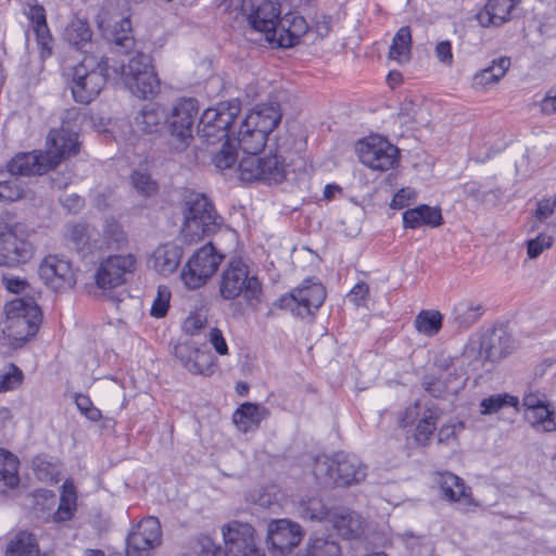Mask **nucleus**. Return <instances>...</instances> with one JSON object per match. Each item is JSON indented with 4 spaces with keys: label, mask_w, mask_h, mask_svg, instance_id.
I'll list each match as a JSON object with an SVG mask.
<instances>
[{
    "label": "nucleus",
    "mask_w": 556,
    "mask_h": 556,
    "mask_svg": "<svg viewBox=\"0 0 556 556\" xmlns=\"http://www.w3.org/2000/svg\"><path fill=\"white\" fill-rule=\"evenodd\" d=\"M98 27L114 52L127 58L118 66L111 65L118 74L125 87L136 97L148 99L160 90V79L152 65L151 58L136 50V40L131 34V23L116 5L105 4L97 16Z\"/></svg>",
    "instance_id": "f257e3e1"
},
{
    "label": "nucleus",
    "mask_w": 556,
    "mask_h": 556,
    "mask_svg": "<svg viewBox=\"0 0 556 556\" xmlns=\"http://www.w3.org/2000/svg\"><path fill=\"white\" fill-rule=\"evenodd\" d=\"M0 343L18 348L33 338L41 323V311L33 298H17L4 305Z\"/></svg>",
    "instance_id": "f03ea898"
},
{
    "label": "nucleus",
    "mask_w": 556,
    "mask_h": 556,
    "mask_svg": "<svg viewBox=\"0 0 556 556\" xmlns=\"http://www.w3.org/2000/svg\"><path fill=\"white\" fill-rule=\"evenodd\" d=\"M280 119L281 111L277 102L257 104L240 124L236 139L241 150L245 154L261 152Z\"/></svg>",
    "instance_id": "7ed1b4c3"
},
{
    "label": "nucleus",
    "mask_w": 556,
    "mask_h": 556,
    "mask_svg": "<svg viewBox=\"0 0 556 556\" xmlns=\"http://www.w3.org/2000/svg\"><path fill=\"white\" fill-rule=\"evenodd\" d=\"M111 65L105 56L88 54L73 70L72 94L76 102L88 104L106 84Z\"/></svg>",
    "instance_id": "20e7f679"
},
{
    "label": "nucleus",
    "mask_w": 556,
    "mask_h": 556,
    "mask_svg": "<svg viewBox=\"0 0 556 556\" xmlns=\"http://www.w3.org/2000/svg\"><path fill=\"white\" fill-rule=\"evenodd\" d=\"M313 473L324 486H349L366 478V467L355 456L339 452L317 458Z\"/></svg>",
    "instance_id": "39448f33"
},
{
    "label": "nucleus",
    "mask_w": 556,
    "mask_h": 556,
    "mask_svg": "<svg viewBox=\"0 0 556 556\" xmlns=\"http://www.w3.org/2000/svg\"><path fill=\"white\" fill-rule=\"evenodd\" d=\"M184 229L191 240L214 233L222 225L213 203L204 193L187 191L184 195Z\"/></svg>",
    "instance_id": "423d86ee"
},
{
    "label": "nucleus",
    "mask_w": 556,
    "mask_h": 556,
    "mask_svg": "<svg viewBox=\"0 0 556 556\" xmlns=\"http://www.w3.org/2000/svg\"><path fill=\"white\" fill-rule=\"evenodd\" d=\"M241 111L238 100L220 102L206 109L198 125V135L206 144H215L229 139L232 123Z\"/></svg>",
    "instance_id": "0eeeda50"
},
{
    "label": "nucleus",
    "mask_w": 556,
    "mask_h": 556,
    "mask_svg": "<svg viewBox=\"0 0 556 556\" xmlns=\"http://www.w3.org/2000/svg\"><path fill=\"white\" fill-rule=\"evenodd\" d=\"M219 292L225 300L242 295L248 303L261 301L262 285L257 277L250 276L248 266L240 260L231 261L222 274Z\"/></svg>",
    "instance_id": "6e6552de"
},
{
    "label": "nucleus",
    "mask_w": 556,
    "mask_h": 556,
    "mask_svg": "<svg viewBox=\"0 0 556 556\" xmlns=\"http://www.w3.org/2000/svg\"><path fill=\"white\" fill-rule=\"evenodd\" d=\"M325 299L326 290L324 286L317 279L308 278L289 293L281 295L274 305L305 318L314 315L323 305Z\"/></svg>",
    "instance_id": "1a4fd4ad"
},
{
    "label": "nucleus",
    "mask_w": 556,
    "mask_h": 556,
    "mask_svg": "<svg viewBox=\"0 0 556 556\" xmlns=\"http://www.w3.org/2000/svg\"><path fill=\"white\" fill-rule=\"evenodd\" d=\"M199 114L195 99L178 100L167 117L172 137L170 144L177 151L186 149L192 140V129Z\"/></svg>",
    "instance_id": "9d476101"
},
{
    "label": "nucleus",
    "mask_w": 556,
    "mask_h": 556,
    "mask_svg": "<svg viewBox=\"0 0 556 556\" xmlns=\"http://www.w3.org/2000/svg\"><path fill=\"white\" fill-rule=\"evenodd\" d=\"M223 255L216 252L212 243L199 249L182 269L181 279L189 289H199L216 273Z\"/></svg>",
    "instance_id": "9b49d317"
},
{
    "label": "nucleus",
    "mask_w": 556,
    "mask_h": 556,
    "mask_svg": "<svg viewBox=\"0 0 556 556\" xmlns=\"http://www.w3.org/2000/svg\"><path fill=\"white\" fill-rule=\"evenodd\" d=\"M361 162L374 169L386 172L399 162L400 150L382 137H369L357 144Z\"/></svg>",
    "instance_id": "f8f14e48"
},
{
    "label": "nucleus",
    "mask_w": 556,
    "mask_h": 556,
    "mask_svg": "<svg viewBox=\"0 0 556 556\" xmlns=\"http://www.w3.org/2000/svg\"><path fill=\"white\" fill-rule=\"evenodd\" d=\"M226 556H264L255 543V530L248 523L231 520L222 527Z\"/></svg>",
    "instance_id": "ddd939ff"
},
{
    "label": "nucleus",
    "mask_w": 556,
    "mask_h": 556,
    "mask_svg": "<svg viewBox=\"0 0 556 556\" xmlns=\"http://www.w3.org/2000/svg\"><path fill=\"white\" fill-rule=\"evenodd\" d=\"M76 268L65 256L47 255L38 267V275L43 283L56 292L74 288L77 281Z\"/></svg>",
    "instance_id": "4468645a"
},
{
    "label": "nucleus",
    "mask_w": 556,
    "mask_h": 556,
    "mask_svg": "<svg viewBox=\"0 0 556 556\" xmlns=\"http://www.w3.org/2000/svg\"><path fill=\"white\" fill-rule=\"evenodd\" d=\"M137 260L132 254L110 255L102 260L96 270L94 279L100 289L111 290L126 283L127 277L136 268Z\"/></svg>",
    "instance_id": "2eb2a0df"
},
{
    "label": "nucleus",
    "mask_w": 556,
    "mask_h": 556,
    "mask_svg": "<svg viewBox=\"0 0 556 556\" xmlns=\"http://www.w3.org/2000/svg\"><path fill=\"white\" fill-rule=\"evenodd\" d=\"M302 527L289 519H274L267 526V545L273 556H285L299 545Z\"/></svg>",
    "instance_id": "dca6fc26"
},
{
    "label": "nucleus",
    "mask_w": 556,
    "mask_h": 556,
    "mask_svg": "<svg viewBox=\"0 0 556 556\" xmlns=\"http://www.w3.org/2000/svg\"><path fill=\"white\" fill-rule=\"evenodd\" d=\"M162 538L157 518L142 519L128 534L126 540L127 556H151V551L160 545Z\"/></svg>",
    "instance_id": "f3484780"
},
{
    "label": "nucleus",
    "mask_w": 556,
    "mask_h": 556,
    "mask_svg": "<svg viewBox=\"0 0 556 556\" xmlns=\"http://www.w3.org/2000/svg\"><path fill=\"white\" fill-rule=\"evenodd\" d=\"M34 253L33 244L18 236L16 228L0 232V266L18 267L28 263Z\"/></svg>",
    "instance_id": "a211bd4d"
},
{
    "label": "nucleus",
    "mask_w": 556,
    "mask_h": 556,
    "mask_svg": "<svg viewBox=\"0 0 556 556\" xmlns=\"http://www.w3.org/2000/svg\"><path fill=\"white\" fill-rule=\"evenodd\" d=\"M439 418L440 410L435 406L422 405L420 402H416L405 409L400 424L405 428L418 420L414 437L419 444L426 445L437 429Z\"/></svg>",
    "instance_id": "6ab92c4d"
},
{
    "label": "nucleus",
    "mask_w": 556,
    "mask_h": 556,
    "mask_svg": "<svg viewBox=\"0 0 556 556\" xmlns=\"http://www.w3.org/2000/svg\"><path fill=\"white\" fill-rule=\"evenodd\" d=\"M78 151L79 142L76 131L62 126L60 129H52L49 132L45 154L52 168L63 160L76 155Z\"/></svg>",
    "instance_id": "aec40b11"
},
{
    "label": "nucleus",
    "mask_w": 556,
    "mask_h": 556,
    "mask_svg": "<svg viewBox=\"0 0 556 556\" xmlns=\"http://www.w3.org/2000/svg\"><path fill=\"white\" fill-rule=\"evenodd\" d=\"M174 355L193 375L211 376L214 372L215 356L208 350L185 342L174 346Z\"/></svg>",
    "instance_id": "412c9836"
},
{
    "label": "nucleus",
    "mask_w": 556,
    "mask_h": 556,
    "mask_svg": "<svg viewBox=\"0 0 556 556\" xmlns=\"http://www.w3.org/2000/svg\"><path fill=\"white\" fill-rule=\"evenodd\" d=\"M279 10L270 1L261 3L249 13L248 24L255 31L264 34L269 43H274L279 31Z\"/></svg>",
    "instance_id": "4be33fe9"
},
{
    "label": "nucleus",
    "mask_w": 556,
    "mask_h": 556,
    "mask_svg": "<svg viewBox=\"0 0 556 556\" xmlns=\"http://www.w3.org/2000/svg\"><path fill=\"white\" fill-rule=\"evenodd\" d=\"M339 536L345 540L359 539L366 530V520L356 511L339 507L332 509L329 520Z\"/></svg>",
    "instance_id": "5701e85b"
},
{
    "label": "nucleus",
    "mask_w": 556,
    "mask_h": 556,
    "mask_svg": "<svg viewBox=\"0 0 556 556\" xmlns=\"http://www.w3.org/2000/svg\"><path fill=\"white\" fill-rule=\"evenodd\" d=\"M10 176L42 175L52 169L45 152L33 151L16 154L7 165Z\"/></svg>",
    "instance_id": "b1692460"
},
{
    "label": "nucleus",
    "mask_w": 556,
    "mask_h": 556,
    "mask_svg": "<svg viewBox=\"0 0 556 556\" xmlns=\"http://www.w3.org/2000/svg\"><path fill=\"white\" fill-rule=\"evenodd\" d=\"M64 236L67 245L84 256L102 250L98 231L88 224L67 225Z\"/></svg>",
    "instance_id": "393cba45"
},
{
    "label": "nucleus",
    "mask_w": 556,
    "mask_h": 556,
    "mask_svg": "<svg viewBox=\"0 0 556 556\" xmlns=\"http://www.w3.org/2000/svg\"><path fill=\"white\" fill-rule=\"evenodd\" d=\"M519 0H488L476 14V20L482 27H498L509 20Z\"/></svg>",
    "instance_id": "a878e982"
},
{
    "label": "nucleus",
    "mask_w": 556,
    "mask_h": 556,
    "mask_svg": "<svg viewBox=\"0 0 556 556\" xmlns=\"http://www.w3.org/2000/svg\"><path fill=\"white\" fill-rule=\"evenodd\" d=\"M27 16L33 24L41 59L52 54L53 38L47 24L45 8L38 3L29 4Z\"/></svg>",
    "instance_id": "bb28decb"
},
{
    "label": "nucleus",
    "mask_w": 556,
    "mask_h": 556,
    "mask_svg": "<svg viewBox=\"0 0 556 556\" xmlns=\"http://www.w3.org/2000/svg\"><path fill=\"white\" fill-rule=\"evenodd\" d=\"M308 33V25L303 16L287 14L279 23L275 42L279 47H293L300 38Z\"/></svg>",
    "instance_id": "cd10ccee"
},
{
    "label": "nucleus",
    "mask_w": 556,
    "mask_h": 556,
    "mask_svg": "<svg viewBox=\"0 0 556 556\" xmlns=\"http://www.w3.org/2000/svg\"><path fill=\"white\" fill-rule=\"evenodd\" d=\"M510 349V337L503 330H494L481 339L479 354L485 361L495 362L506 356Z\"/></svg>",
    "instance_id": "c85d7f7f"
},
{
    "label": "nucleus",
    "mask_w": 556,
    "mask_h": 556,
    "mask_svg": "<svg viewBox=\"0 0 556 556\" xmlns=\"http://www.w3.org/2000/svg\"><path fill=\"white\" fill-rule=\"evenodd\" d=\"M268 416L269 410L264 405L247 402L241 404L235 412L233 422L241 431L247 432L257 428Z\"/></svg>",
    "instance_id": "c756f323"
},
{
    "label": "nucleus",
    "mask_w": 556,
    "mask_h": 556,
    "mask_svg": "<svg viewBox=\"0 0 556 556\" xmlns=\"http://www.w3.org/2000/svg\"><path fill=\"white\" fill-rule=\"evenodd\" d=\"M181 249L175 244H162L152 254V266L161 275L174 273L180 264Z\"/></svg>",
    "instance_id": "7c9ffc66"
},
{
    "label": "nucleus",
    "mask_w": 556,
    "mask_h": 556,
    "mask_svg": "<svg viewBox=\"0 0 556 556\" xmlns=\"http://www.w3.org/2000/svg\"><path fill=\"white\" fill-rule=\"evenodd\" d=\"M63 36L71 46L80 50L85 55L92 54V31L86 21L79 18L73 20L65 27Z\"/></svg>",
    "instance_id": "2f4dec72"
},
{
    "label": "nucleus",
    "mask_w": 556,
    "mask_h": 556,
    "mask_svg": "<svg viewBox=\"0 0 556 556\" xmlns=\"http://www.w3.org/2000/svg\"><path fill=\"white\" fill-rule=\"evenodd\" d=\"M442 223L440 208L428 205H419L403 213V224L405 228L415 229L420 226L438 227Z\"/></svg>",
    "instance_id": "473e14b6"
},
{
    "label": "nucleus",
    "mask_w": 556,
    "mask_h": 556,
    "mask_svg": "<svg viewBox=\"0 0 556 556\" xmlns=\"http://www.w3.org/2000/svg\"><path fill=\"white\" fill-rule=\"evenodd\" d=\"M435 482L438 483L442 496L448 502H459L465 500L469 502L470 488L466 486L463 479L452 472L438 473Z\"/></svg>",
    "instance_id": "72a5a7b5"
},
{
    "label": "nucleus",
    "mask_w": 556,
    "mask_h": 556,
    "mask_svg": "<svg viewBox=\"0 0 556 556\" xmlns=\"http://www.w3.org/2000/svg\"><path fill=\"white\" fill-rule=\"evenodd\" d=\"M483 313L482 304L469 300L459 301L452 312L453 324L458 329H468L481 318Z\"/></svg>",
    "instance_id": "f704fd0d"
},
{
    "label": "nucleus",
    "mask_w": 556,
    "mask_h": 556,
    "mask_svg": "<svg viewBox=\"0 0 556 556\" xmlns=\"http://www.w3.org/2000/svg\"><path fill=\"white\" fill-rule=\"evenodd\" d=\"M165 117V112L162 109L154 104H146L135 116L134 126L143 134H155Z\"/></svg>",
    "instance_id": "c9c22d12"
},
{
    "label": "nucleus",
    "mask_w": 556,
    "mask_h": 556,
    "mask_svg": "<svg viewBox=\"0 0 556 556\" xmlns=\"http://www.w3.org/2000/svg\"><path fill=\"white\" fill-rule=\"evenodd\" d=\"M510 66V60L502 56L494 60L492 64L477 73L472 78V86L476 89H484L492 84H496Z\"/></svg>",
    "instance_id": "e433bc0d"
},
{
    "label": "nucleus",
    "mask_w": 556,
    "mask_h": 556,
    "mask_svg": "<svg viewBox=\"0 0 556 556\" xmlns=\"http://www.w3.org/2000/svg\"><path fill=\"white\" fill-rule=\"evenodd\" d=\"M412 55V33L408 26L401 27L392 39L389 49V59L399 64L410 60Z\"/></svg>",
    "instance_id": "4c0bfd02"
},
{
    "label": "nucleus",
    "mask_w": 556,
    "mask_h": 556,
    "mask_svg": "<svg viewBox=\"0 0 556 556\" xmlns=\"http://www.w3.org/2000/svg\"><path fill=\"white\" fill-rule=\"evenodd\" d=\"M261 168V181L268 185L281 184L287 178V165L285 160L277 154L262 157Z\"/></svg>",
    "instance_id": "58836bf2"
},
{
    "label": "nucleus",
    "mask_w": 556,
    "mask_h": 556,
    "mask_svg": "<svg viewBox=\"0 0 556 556\" xmlns=\"http://www.w3.org/2000/svg\"><path fill=\"white\" fill-rule=\"evenodd\" d=\"M298 514L312 521L329 520L332 509H328L323 500L317 496H304L298 504Z\"/></svg>",
    "instance_id": "ea45409f"
},
{
    "label": "nucleus",
    "mask_w": 556,
    "mask_h": 556,
    "mask_svg": "<svg viewBox=\"0 0 556 556\" xmlns=\"http://www.w3.org/2000/svg\"><path fill=\"white\" fill-rule=\"evenodd\" d=\"M299 556H341V547L336 540L329 536L311 535L305 553Z\"/></svg>",
    "instance_id": "a19ab883"
},
{
    "label": "nucleus",
    "mask_w": 556,
    "mask_h": 556,
    "mask_svg": "<svg viewBox=\"0 0 556 556\" xmlns=\"http://www.w3.org/2000/svg\"><path fill=\"white\" fill-rule=\"evenodd\" d=\"M5 556H39L36 538L25 531L17 533L9 543Z\"/></svg>",
    "instance_id": "79ce46f5"
},
{
    "label": "nucleus",
    "mask_w": 556,
    "mask_h": 556,
    "mask_svg": "<svg viewBox=\"0 0 556 556\" xmlns=\"http://www.w3.org/2000/svg\"><path fill=\"white\" fill-rule=\"evenodd\" d=\"M99 243H102V249L121 250L127 245L128 238L123 227L112 219L106 220Z\"/></svg>",
    "instance_id": "37998d69"
},
{
    "label": "nucleus",
    "mask_w": 556,
    "mask_h": 556,
    "mask_svg": "<svg viewBox=\"0 0 556 556\" xmlns=\"http://www.w3.org/2000/svg\"><path fill=\"white\" fill-rule=\"evenodd\" d=\"M0 481L8 488H15L20 482L18 459L4 450H0Z\"/></svg>",
    "instance_id": "c03bdc74"
},
{
    "label": "nucleus",
    "mask_w": 556,
    "mask_h": 556,
    "mask_svg": "<svg viewBox=\"0 0 556 556\" xmlns=\"http://www.w3.org/2000/svg\"><path fill=\"white\" fill-rule=\"evenodd\" d=\"M416 329L426 336H434L442 327V315L438 311H421L415 318Z\"/></svg>",
    "instance_id": "a18cd8bd"
},
{
    "label": "nucleus",
    "mask_w": 556,
    "mask_h": 556,
    "mask_svg": "<svg viewBox=\"0 0 556 556\" xmlns=\"http://www.w3.org/2000/svg\"><path fill=\"white\" fill-rule=\"evenodd\" d=\"M458 359L451 357H441L437 361L438 372L450 386H458V390L464 387L465 381H460V378L465 375L464 371H459Z\"/></svg>",
    "instance_id": "49530a36"
},
{
    "label": "nucleus",
    "mask_w": 556,
    "mask_h": 556,
    "mask_svg": "<svg viewBox=\"0 0 556 556\" xmlns=\"http://www.w3.org/2000/svg\"><path fill=\"white\" fill-rule=\"evenodd\" d=\"M526 418L533 427H541L544 431L556 430L554 413L546 405L536 406L534 409L527 412Z\"/></svg>",
    "instance_id": "de8ad7c7"
},
{
    "label": "nucleus",
    "mask_w": 556,
    "mask_h": 556,
    "mask_svg": "<svg viewBox=\"0 0 556 556\" xmlns=\"http://www.w3.org/2000/svg\"><path fill=\"white\" fill-rule=\"evenodd\" d=\"M518 397L509 395L507 393L503 394H494L489 397H485L481 401V414L482 415H491L497 413L501 408L505 406H518Z\"/></svg>",
    "instance_id": "09e8293b"
},
{
    "label": "nucleus",
    "mask_w": 556,
    "mask_h": 556,
    "mask_svg": "<svg viewBox=\"0 0 556 556\" xmlns=\"http://www.w3.org/2000/svg\"><path fill=\"white\" fill-rule=\"evenodd\" d=\"M262 157L256 154H248L239 163V175L243 181H261Z\"/></svg>",
    "instance_id": "8fccbe9b"
},
{
    "label": "nucleus",
    "mask_w": 556,
    "mask_h": 556,
    "mask_svg": "<svg viewBox=\"0 0 556 556\" xmlns=\"http://www.w3.org/2000/svg\"><path fill=\"white\" fill-rule=\"evenodd\" d=\"M425 390L434 397H441L445 393H456L458 386H450L438 372L437 376H426L422 382Z\"/></svg>",
    "instance_id": "3c124183"
},
{
    "label": "nucleus",
    "mask_w": 556,
    "mask_h": 556,
    "mask_svg": "<svg viewBox=\"0 0 556 556\" xmlns=\"http://www.w3.org/2000/svg\"><path fill=\"white\" fill-rule=\"evenodd\" d=\"M131 185L144 198L151 197L157 190V184L143 170H135L132 173Z\"/></svg>",
    "instance_id": "603ef678"
},
{
    "label": "nucleus",
    "mask_w": 556,
    "mask_h": 556,
    "mask_svg": "<svg viewBox=\"0 0 556 556\" xmlns=\"http://www.w3.org/2000/svg\"><path fill=\"white\" fill-rule=\"evenodd\" d=\"M24 188L16 177L0 179V202H12L21 199Z\"/></svg>",
    "instance_id": "864d4df0"
},
{
    "label": "nucleus",
    "mask_w": 556,
    "mask_h": 556,
    "mask_svg": "<svg viewBox=\"0 0 556 556\" xmlns=\"http://www.w3.org/2000/svg\"><path fill=\"white\" fill-rule=\"evenodd\" d=\"M23 372L13 364L0 370V393L15 389L22 383Z\"/></svg>",
    "instance_id": "5fc2aeb1"
},
{
    "label": "nucleus",
    "mask_w": 556,
    "mask_h": 556,
    "mask_svg": "<svg viewBox=\"0 0 556 556\" xmlns=\"http://www.w3.org/2000/svg\"><path fill=\"white\" fill-rule=\"evenodd\" d=\"M212 161L218 169L230 168L237 162V151L230 144L229 139H226L220 150L213 153Z\"/></svg>",
    "instance_id": "6e6d98bb"
},
{
    "label": "nucleus",
    "mask_w": 556,
    "mask_h": 556,
    "mask_svg": "<svg viewBox=\"0 0 556 556\" xmlns=\"http://www.w3.org/2000/svg\"><path fill=\"white\" fill-rule=\"evenodd\" d=\"M169 299L170 292L168 291V289L160 286L157 288L156 298L152 303L150 314L156 318L164 317L169 307Z\"/></svg>",
    "instance_id": "4d7b16f0"
},
{
    "label": "nucleus",
    "mask_w": 556,
    "mask_h": 556,
    "mask_svg": "<svg viewBox=\"0 0 556 556\" xmlns=\"http://www.w3.org/2000/svg\"><path fill=\"white\" fill-rule=\"evenodd\" d=\"M553 244V238L545 233H539L535 238L528 240L527 254L529 258H536L544 250Z\"/></svg>",
    "instance_id": "13d9d810"
},
{
    "label": "nucleus",
    "mask_w": 556,
    "mask_h": 556,
    "mask_svg": "<svg viewBox=\"0 0 556 556\" xmlns=\"http://www.w3.org/2000/svg\"><path fill=\"white\" fill-rule=\"evenodd\" d=\"M253 0H229L227 11L229 15L233 16L235 20L247 21L249 20V13L253 10Z\"/></svg>",
    "instance_id": "bf43d9fd"
},
{
    "label": "nucleus",
    "mask_w": 556,
    "mask_h": 556,
    "mask_svg": "<svg viewBox=\"0 0 556 556\" xmlns=\"http://www.w3.org/2000/svg\"><path fill=\"white\" fill-rule=\"evenodd\" d=\"M2 285L12 293H25L28 295L31 289L26 279L13 275H3Z\"/></svg>",
    "instance_id": "052dcab7"
},
{
    "label": "nucleus",
    "mask_w": 556,
    "mask_h": 556,
    "mask_svg": "<svg viewBox=\"0 0 556 556\" xmlns=\"http://www.w3.org/2000/svg\"><path fill=\"white\" fill-rule=\"evenodd\" d=\"M555 207H556V197L541 199L536 203V210L534 212L535 219L540 223L545 222L549 216L553 215Z\"/></svg>",
    "instance_id": "680f3d73"
},
{
    "label": "nucleus",
    "mask_w": 556,
    "mask_h": 556,
    "mask_svg": "<svg viewBox=\"0 0 556 556\" xmlns=\"http://www.w3.org/2000/svg\"><path fill=\"white\" fill-rule=\"evenodd\" d=\"M206 326V318L201 315L189 316L182 325V329L187 334L195 336L200 333Z\"/></svg>",
    "instance_id": "e2e57ef3"
},
{
    "label": "nucleus",
    "mask_w": 556,
    "mask_h": 556,
    "mask_svg": "<svg viewBox=\"0 0 556 556\" xmlns=\"http://www.w3.org/2000/svg\"><path fill=\"white\" fill-rule=\"evenodd\" d=\"M208 339L215 351L219 355L228 353V345L224 339L222 331L218 328H212L208 332Z\"/></svg>",
    "instance_id": "0e129e2a"
},
{
    "label": "nucleus",
    "mask_w": 556,
    "mask_h": 556,
    "mask_svg": "<svg viewBox=\"0 0 556 556\" xmlns=\"http://www.w3.org/2000/svg\"><path fill=\"white\" fill-rule=\"evenodd\" d=\"M435 56L444 64L451 65L453 62L452 46L448 40L440 41L435 47Z\"/></svg>",
    "instance_id": "69168bd1"
},
{
    "label": "nucleus",
    "mask_w": 556,
    "mask_h": 556,
    "mask_svg": "<svg viewBox=\"0 0 556 556\" xmlns=\"http://www.w3.org/2000/svg\"><path fill=\"white\" fill-rule=\"evenodd\" d=\"M538 105L541 113L544 115L549 116L556 114V93L548 91Z\"/></svg>",
    "instance_id": "338daca9"
},
{
    "label": "nucleus",
    "mask_w": 556,
    "mask_h": 556,
    "mask_svg": "<svg viewBox=\"0 0 556 556\" xmlns=\"http://www.w3.org/2000/svg\"><path fill=\"white\" fill-rule=\"evenodd\" d=\"M415 197V192L409 188H403L395 193L391 201L392 208H402L408 204V201Z\"/></svg>",
    "instance_id": "774afa93"
}]
</instances>
